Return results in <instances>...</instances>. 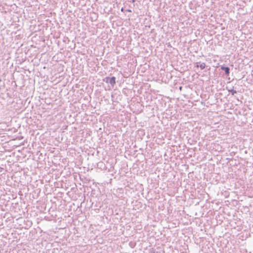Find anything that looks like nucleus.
<instances>
[{"label": "nucleus", "instance_id": "1", "mask_svg": "<svg viewBox=\"0 0 253 253\" xmlns=\"http://www.w3.org/2000/svg\"><path fill=\"white\" fill-rule=\"evenodd\" d=\"M104 81L109 83L111 86L113 87L116 84V78L115 77H112L111 78L106 77L104 80Z\"/></svg>", "mask_w": 253, "mask_h": 253}, {"label": "nucleus", "instance_id": "7", "mask_svg": "<svg viewBox=\"0 0 253 253\" xmlns=\"http://www.w3.org/2000/svg\"><path fill=\"white\" fill-rule=\"evenodd\" d=\"M132 1L133 3H134L135 2V0H132Z\"/></svg>", "mask_w": 253, "mask_h": 253}, {"label": "nucleus", "instance_id": "6", "mask_svg": "<svg viewBox=\"0 0 253 253\" xmlns=\"http://www.w3.org/2000/svg\"><path fill=\"white\" fill-rule=\"evenodd\" d=\"M196 64H197L196 66V67L198 68L199 67H200V62H197Z\"/></svg>", "mask_w": 253, "mask_h": 253}, {"label": "nucleus", "instance_id": "5", "mask_svg": "<svg viewBox=\"0 0 253 253\" xmlns=\"http://www.w3.org/2000/svg\"><path fill=\"white\" fill-rule=\"evenodd\" d=\"M200 67L201 68V70H203L206 67V64L205 63H202L201 64H200Z\"/></svg>", "mask_w": 253, "mask_h": 253}, {"label": "nucleus", "instance_id": "3", "mask_svg": "<svg viewBox=\"0 0 253 253\" xmlns=\"http://www.w3.org/2000/svg\"><path fill=\"white\" fill-rule=\"evenodd\" d=\"M226 89L229 92L231 93L232 95H234L235 93H237V91L234 89V87L231 88H229L228 87H226Z\"/></svg>", "mask_w": 253, "mask_h": 253}, {"label": "nucleus", "instance_id": "4", "mask_svg": "<svg viewBox=\"0 0 253 253\" xmlns=\"http://www.w3.org/2000/svg\"><path fill=\"white\" fill-rule=\"evenodd\" d=\"M145 253H155L154 249L153 248H150L146 250Z\"/></svg>", "mask_w": 253, "mask_h": 253}, {"label": "nucleus", "instance_id": "2", "mask_svg": "<svg viewBox=\"0 0 253 253\" xmlns=\"http://www.w3.org/2000/svg\"><path fill=\"white\" fill-rule=\"evenodd\" d=\"M221 69L225 72L226 75H229L230 73V68L228 67L221 66Z\"/></svg>", "mask_w": 253, "mask_h": 253}]
</instances>
